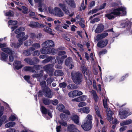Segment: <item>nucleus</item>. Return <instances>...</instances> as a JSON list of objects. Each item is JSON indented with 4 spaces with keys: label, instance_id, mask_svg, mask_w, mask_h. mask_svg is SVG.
I'll use <instances>...</instances> for the list:
<instances>
[{
    "label": "nucleus",
    "instance_id": "nucleus-1",
    "mask_svg": "<svg viewBox=\"0 0 132 132\" xmlns=\"http://www.w3.org/2000/svg\"><path fill=\"white\" fill-rule=\"evenodd\" d=\"M71 77L74 82L77 85H79L81 83L82 80L81 73L78 72H72Z\"/></svg>",
    "mask_w": 132,
    "mask_h": 132
},
{
    "label": "nucleus",
    "instance_id": "nucleus-2",
    "mask_svg": "<svg viewBox=\"0 0 132 132\" xmlns=\"http://www.w3.org/2000/svg\"><path fill=\"white\" fill-rule=\"evenodd\" d=\"M112 12L114 15L117 16H124L127 13L126 8L123 6L114 9Z\"/></svg>",
    "mask_w": 132,
    "mask_h": 132
},
{
    "label": "nucleus",
    "instance_id": "nucleus-3",
    "mask_svg": "<svg viewBox=\"0 0 132 132\" xmlns=\"http://www.w3.org/2000/svg\"><path fill=\"white\" fill-rule=\"evenodd\" d=\"M42 48L40 49V52L43 54H49L51 53L54 55L56 53L57 50L54 49L53 48L50 49L47 48L46 46L42 44Z\"/></svg>",
    "mask_w": 132,
    "mask_h": 132
},
{
    "label": "nucleus",
    "instance_id": "nucleus-4",
    "mask_svg": "<svg viewBox=\"0 0 132 132\" xmlns=\"http://www.w3.org/2000/svg\"><path fill=\"white\" fill-rule=\"evenodd\" d=\"M129 111V110H120L119 114L120 116V118L122 119H124L127 116L131 114L132 113L131 112H130L128 114Z\"/></svg>",
    "mask_w": 132,
    "mask_h": 132
},
{
    "label": "nucleus",
    "instance_id": "nucleus-5",
    "mask_svg": "<svg viewBox=\"0 0 132 132\" xmlns=\"http://www.w3.org/2000/svg\"><path fill=\"white\" fill-rule=\"evenodd\" d=\"M25 33L24 32H21L20 33L18 34L16 36V37L19 38V42H22L23 43V41L26 40L28 37V35H25Z\"/></svg>",
    "mask_w": 132,
    "mask_h": 132
},
{
    "label": "nucleus",
    "instance_id": "nucleus-6",
    "mask_svg": "<svg viewBox=\"0 0 132 132\" xmlns=\"http://www.w3.org/2000/svg\"><path fill=\"white\" fill-rule=\"evenodd\" d=\"M4 108L3 106L0 107V118L3 115L4 113ZM6 118V116H3L0 119V126L4 123Z\"/></svg>",
    "mask_w": 132,
    "mask_h": 132
},
{
    "label": "nucleus",
    "instance_id": "nucleus-7",
    "mask_svg": "<svg viewBox=\"0 0 132 132\" xmlns=\"http://www.w3.org/2000/svg\"><path fill=\"white\" fill-rule=\"evenodd\" d=\"M81 127L85 130L88 131L92 128V124L91 123L84 122L81 125Z\"/></svg>",
    "mask_w": 132,
    "mask_h": 132
},
{
    "label": "nucleus",
    "instance_id": "nucleus-8",
    "mask_svg": "<svg viewBox=\"0 0 132 132\" xmlns=\"http://www.w3.org/2000/svg\"><path fill=\"white\" fill-rule=\"evenodd\" d=\"M59 5L64 12L65 13L68 15L69 16H72L73 15V12L70 13L69 10L66 9L65 5L64 4L60 3L59 4Z\"/></svg>",
    "mask_w": 132,
    "mask_h": 132
},
{
    "label": "nucleus",
    "instance_id": "nucleus-9",
    "mask_svg": "<svg viewBox=\"0 0 132 132\" xmlns=\"http://www.w3.org/2000/svg\"><path fill=\"white\" fill-rule=\"evenodd\" d=\"M53 14L57 16L61 17L64 15V13L59 8L56 7L54 8Z\"/></svg>",
    "mask_w": 132,
    "mask_h": 132
},
{
    "label": "nucleus",
    "instance_id": "nucleus-10",
    "mask_svg": "<svg viewBox=\"0 0 132 132\" xmlns=\"http://www.w3.org/2000/svg\"><path fill=\"white\" fill-rule=\"evenodd\" d=\"M42 45L50 49H52L51 48L54 47V42L51 40H47L43 43Z\"/></svg>",
    "mask_w": 132,
    "mask_h": 132
},
{
    "label": "nucleus",
    "instance_id": "nucleus-11",
    "mask_svg": "<svg viewBox=\"0 0 132 132\" xmlns=\"http://www.w3.org/2000/svg\"><path fill=\"white\" fill-rule=\"evenodd\" d=\"M106 109V112L107 113V119L110 122L113 119V118L112 116L113 114V113L112 112L110 109H108V107Z\"/></svg>",
    "mask_w": 132,
    "mask_h": 132
},
{
    "label": "nucleus",
    "instance_id": "nucleus-12",
    "mask_svg": "<svg viewBox=\"0 0 132 132\" xmlns=\"http://www.w3.org/2000/svg\"><path fill=\"white\" fill-rule=\"evenodd\" d=\"M57 109L60 111L63 112L68 115L70 114L69 111L67 110H65V108L64 106L62 104H60L57 105Z\"/></svg>",
    "mask_w": 132,
    "mask_h": 132
},
{
    "label": "nucleus",
    "instance_id": "nucleus-13",
    "mask_svg": "<svg viewBox=\"0 0 132 132\" xmlns=\"http://www.w3.org/2000/svg\"><path fill=\"white\" fill-rule=\"evenodd\" d=\"M104 28V25L102 24H99L97 25L95 32L97 33H100L103 32Z\"/></svg>",
    "mask_w": 132,
    "mask_h": 132
},
{
    "label": "nucleus",
    "instance_id": "nucleus-14",
    "mask_svg": "<svg viewBox=\"0 0 132 132\" xmlns=\"http://www.w3.org/2000/svg\"><path fill=\"white\" fill-rule=\"evenodd\" d=\"M108 42V41L107 39L101 40L97 44V46L100 48L104 47L107 45Z\"/></svg>",
    "mask_w": 132,
    "mask_h": 132
},
{
    "label": "nucleus",
    "instance_id": "nucleus-15",
    "mask_svg": "<svg viewBox=\"0 0 132 132\" xmlns=\"http://www.w3.org/2000/svg\"><path fill=\"white\" fill-rule=\"evenodd\" d=\"M89 109V107L86 106L78 109V112L80 113H85L88 114L90 112Z\"/></svg>",
    "mask_w": 132,
    "mask_h": 132
},
{
    "label": "nucleus",
    "instance_id": "nucleus-16",
    "mask_svg": "<svg viewBox=\"0 0 132 132\" xmlns=\"http://www.w3.org/2000/svg\"><path fill=\"white\" fill-rule=\"evenodd\" d=\"M65 63L66 65L67 66L69 67L71 66L70 67L71 69H72L74 67L72 59L70 57L68 58L65 60Z\"/></svg>",
    "mask_w": 132,
    "mask_h": 132
},
{
    "label": "nucleus",
    "instance_id": "nucleus-17",
    "mask_svg": "<svg viewBox=\"0 0 132 132\" xmlns=\"http://www.w3.org/2000/svg\"><path fill=\"white\" fill-rule=\"evenodd\" d=\"M108 35V33L106 32L98 34L96 37V40H97V41L101 40L107 36Z\"/></svg>",
    "mask_w": 132,
    "mask_h": 132
},
{
    "label": "nucleus",
    "instance_id": "nucleus-18",
    "mask_svg": "<svg viewBox=\"0 0 132 132\" xmlns=\"http://www.w3.org/2000/svg\"><path fill=\"white\" fill-rule=\"evenodd\" d=\"M40 47V44L39 43H35L32 44V47L29 48L30 51L31 52L34 51L36 49L39 48Z\"/></svg>",
    "mask_w": 132,
    "mask_h": 132
},
{
    "label": "nucleus",
    "instance_id": "nucleus-19",
    "mask_svg": "<svg viewBox=\"0 0 132 132\" xmlns=\"http://www.w3.org/2000/svg\"><path fill=\"white\" fill-rule=\"evenodd\" d=\"M13 66L17 69H19L22 68L23 66L21 64V62L20 61H14Z\"/></svg>",
    "mask_w": 132,
    "mask_h": 132
},
{
    "label": "nucleus",
    "instance_id": "nucleus-20",
    "mask_svg": "<svg viewBox=\"0 0 132 132\" xmlns=\"http://www.w3.org/2000/svg\"><path fill=\"white\" fill-rule=\"evenodd\" d=\"M54 60V61L53 62V63H55L56 62V60L55 59V58H53L52 57H49L47 59L44 60L42 61V63H46L52 60L53 61Z\"/></svg>",
    "mask_w": 132,
    "mask_h": 132
},
{
    "label": "nucleus",
    "instance_id": "nucleus-21",
    "mask_svg": "<svg viewBox=\"0 0 132 132\" xmlns=\"http://www.w3.org/2000/svg\"><path fill=\"white\" fill-rule=\"evenodd\" d=\"M28 25L32 28H39V23L37 22L32 21L30 22Z\"/></svg>",
    "mask_w": 132,
    "mask_h": 132
},
{
    "label": "nucleus",
    "instance_id": "nucleus-22",
    "mask_svg": "<svg viewBox=\"0 0 132 132\" xmlns=\"http://www.w3.org/2000/svg\"><path fill=\"white\" fill-rule=\"evenodd\" d=\"M46 93L45 94V96L49 98H51L52 97V95L51 93V91L48 88H46L45 90Z\"/></svg>",
    "mask_w": 132,
    "mask_h": 132
},
{
    "label": "nucleus",
    "instance_id": "nucleus-23",
    "mask_svg": "<svg viewBox=\"0 0 132 132\" xmlns=\"http://www.w3.org/2000/svg\"><path fill=\"white\" fill-rule=\"evenodd\" d=\"M132 123V120L129 119L126 121H122L120 123L121 126H123L128 125Z\"/></svg>",
    "mask_w": 132,
    "mask_h": 132
},
{
    "label": "nucleus",
    "instance_id": "nucleus-24",
    "mask_svg": "<svg viewBox=\"0 0 132 132\" xmlns=\"http://www.w3.org/2000/svg\"><path fill=\"white\" fill-rule=\"evenodd\" d=\"M92 116L90 114H88L85 118L84 122L92 123Z\"/></svg>",
    "mask_w": 132,
    "mask_h": 132
},
{
    "label": "nucleus",
    "instance_id": "nucleus-25",
    "mask_svg": "<svg viewBox=\"0 0 132 132\" xmlns=\"http://www.w3.org/2000/svg\"><path fill=\"white\" fill-rule=\"evenodd\" d=\"M81 70L85 76L86 75L88 76V74H89L90 72L87 70L85 66L84 65L81 66Z\"/></svg>",
    "mask_w": 132,
    "mask_h": 132
},
{
    "label": "nucleus",
    "instance_id": "nucleus-26",
    "mask_svg": "<svg viewBox=\"0 0 132 132\" xmlns=\"http://www.w3.org/2000/svg\"><path fill=\"white\" fill-rule=\"evenodd\" d=\"M72 120L77 125H80L79 120V117L77 115L73 116L71 117Z\"/></svg>",
    "mask_w": 132,
    "mask_h": 132
},
{
    "label": "nucleus",
    "instance_id": "nucleus-27",
    "mask_svg": "<svg viewBox=\"0 0 132 132\" xmlns=\"http://www.w3.org/2000/svg\"><path fill=\"white\" fill-rule=\"evenodd\" d=\"M67 57L66 55H64L61 57L60 59H59L60 58L59 56H57L56 57V59L58 61V63L59 64H62L63 61V59Z\"/></svg>",
    "mask_w": 132,
    "mask_h": 132
},
{
    "label": "nucleus",
    "instance_id": "nucleus-28",
    "mask_svg": "<svg viewBox=\"0 0 132 132\" xmlns=\"http://www.w3.org/2000/svg\"><path fill=\"white\" fill-rule=\"evenodd\" d=\"M15 124V123L14 122L11 121L10 122L6 123L5 126V128H8L10 127H13Z\"/></svg>",
    "mask_w": 132,
    "mask_h": 132
},
{
    "label": "nucleus",
    "instance_id": "nucleus-29",
    "mask_svg": "<svg viewBox=\"0 0 132 132\" xmlns=\"http://www.w3.org/2000/svg\"><path fill=\"white\" fill-rule=\"evenodd\" d=\"M108 100L107 97L105 95H104L103 98V105L105 108H107V107H108L107 102Z\"/></svg>",
    "mask_w": 132,
    "mask_h": 132
},
{
    "label": "nucleus",
    "instance_id": "nucleus-30",
    "mask_svg": "<svg viewBox=\"0 0 132 132\" xmlns=\"http://www.w3.org/2000/svg\"><path fill=\"white\" fill-rule=\"evenodd\" d=\"M53 66L54 65L53 64H48L44 67L43 68L47 72L51 68H53Z\"/></svg>",
    "mask_w": 132,
    "mask_h": 132
},
{
    "label": "nucleus",
    "instance_id": "nucleus-31",
    "mask_svg": "<svg viewBox=\"0 0 132 132\" xmlns=\"http://www.w3.org/2000/svg\"><path fill=\"white\" fill-rule=\"evenodd\" d=\"M2 50L4 52L9 54H10L11 53V54H14L15 53L14 51H12L9 48H6L4 49H2Z\"/></svg>",
    "mask_w": 132,
    "mask_h": 132
},
{
    "label": "nucleus",
    "instance_id": "nucleus-32",
    "mask_svg": "<svg viewBox=\"0 0 132 132\" xmlns=\"http://www.w3.org/2000/svg\"><path fill=\"white\" fill-rule=\"evenodd\" d=\"M94 109L95 110L97 116L98 117H99L100 118H101V116L100 114V110L98 106L97 105H95Z\"/></svg>",
    "mask_w": 132,
    "mask_h": 132
},
{
    "label": "nucleus",
    "instance_id": "nucleus-33",
    "mask_svg": "<svg viewBox=\"0 0 132 132\" xmlns=\"http://www.w3.org/2000/svg\"><path fill=\"white\" fill-rule=\"evenodd\" d=\"M66 2L71 7L75 8L76 7L75 3L73 0H66Z\"/></svg>",
    "mask_w": 132,
    "mask_h": 132
},
{
    "label": "nucleus",
    "instance_id": "nucleus-34",
    "mask_svg": "<svg viewBox=\"0 0 132 132\" xmlns=\"http://www.w3.org/2000/svg\"><path fill=\"white\" fill-rule=\"evenodd\" d=\"M19 43H14L11 44V46L12 47H14L15 48H19L23 43L22 42H19Z\"/></svg>",
    "mask_w": 132,
    "mask_h": 132
},
{
    "label": "nucleus",
    "instance_id": "nucleus-35",
    "mask_svg": "<svg viewBox=\"0 0 132 132\" xmlns=\"http://www.w3.org/2000/svg\"><path fill=\"white\" fill-rule=\"evenodd\" d=\"M63 75V72L60 70H56L54 72V75L56 76H62Z\"/></svg>",
    "mask_w": 132,
    "mask_h": 132
},
{
    "label": "nucleus",
    "instance_id": "nucleus-36",
    "mask_svg": "<svg viewBox=\"0 0 132 132\" xmlns=\"http://www.w3.org/2000/svg\"><path fill=\"white\" fill-rule=\"evenodd\" d=\"M1 59L2 61H6L7 59L8 55L3 53H2L1 54Z\"/></svg>",
    "mask_w": 132,
    "mask_h": 132
},
{
    "label": "nucleus",
    "instance_id": "nucleus-37",
    "mask_svg": "<svg viewBox=\"0 0 132 132\" xmlns=\"http://www.w3.org/2000/svg\"><path fill=\"white\" fill-rule=\"evenodd\" d=\"M44 30L46 32L49 33L51 35H54V34L52 33V30L49 27H45L44 28Z\"/></svg>",
    "mask_w": 132,
    "mask_h": 132
},
{
    "label": "nucleus",
    "instance_id": "nucleus-38",
    "mask_svg": "<svg viewBox=\"0 0 132 132\" xmlns=\"http://www.w3.org/2000/svg\"><path fill=\"white\" fill-rule=\"evenodd\" d=\"M114 15L112 12L110 14H106L105 16L107 17L109 19H111L115 18Z\"/></svg>",
    "mask_w": 132,
    "mask_h": 132
},
{
    "label": "nucleus",
    "instance_id": "nucleus-39",
    "mask_svg": "<svg viewBox=\"0 0 132 132\" xmlns=\"http://www.w3.org/2000/svg\"><path fill=\"white\" fill-rule=\"evenodd\" d=\"M90 92L93 95L94 100L96 101H97L98 99V97L97 96L96 92L93 90L90 91Z\"/></svg>",
    "mask_w": 132,
    "mask_h": 132
},
{
    "label": "nucleus",
    "instance_id": "nucleus-40",
    "mask_svg": "<svg viewBox=\"0 0 132 132\" xmlns=\"http://www.w3.org/2000/svg\"><path fill=\"white\" fill-rule=\"evenodd\" d=\"M67 88L69 89H76L77 86L74 84H70L67 86Z\"/></svg>",
    "mask_w": 132,
    "mask_h": 132
},
{
    "label": "nucleus",
    "instance_id": "nucleus-41",
    "mask_svg": "<svg viewBox=\"0 0 132 132\" xmlns=\"http://www.w3.org/2000/svg\"><path fill=\"white\" fill-rule=\"evenodd\" d=\"M43 100L44 103L46 105H49L51 102L49 99L47 98H44Z\"/></svg>",
    "mask_w": 132,
    "mask_h": 132
},
{
    "label": "nucleus",
    "instance_id": "nucleus-42",
    "mask_svg": "<svg viewBox=\"0 0 132 132\" xmlns=\"http://www.w3.org/2000/svg\"><path fill=\"white\" fill-rule=\"evenodd\" d=\"M75 19L76 22L77 23H79L81 21L84 22L83 20L80 19V15H78Z\"/></svg>",
    "mask_w": 132,
    "mask_h": 132
},
{
    "label": "nucleus",
    "instance_id": "nucleus-43",
    "mask_svg": "<svg viewBox=\"0 0 132 132\" xmlns=\"http://www.w3.org/2000/svg\"><path fill=\"white\" fill-rule=\"evenodd\" d=\"M34 1L35 2L38 3L40 7H42V5L43 4L44 0H34Z\"/></svg>",
    "mask_w": 132,
    "mask_h": 132
},
{
    "label": "nucleus",
    "instance_id": "nucleus-44",
    "mask_svg": "<svg viewBox=\"0 0 132 132\" xmlns=\"http://www.w3.org/2000/svg\"><path fill=\"white\" fill-rule=\"evenodd\" d=\"M25 62H27L30 65H33L35 63H34V62L32 61L31 60L29 59H24Z\"/></svg>",
    "mask_w": 132,
    "mask_h": 132
},
{
    "label": "nucleus",
    "instance_id": "nucleus-45",
    "mask_svg": "<svg viewBox=\"0 0 132 132\" xmlns=\"http://www.w3.org/2000/svg\"><path fill=\"white\" fill-rule=\"evenodd\" d=\"M125 24V26H124V27H126L127 26L129 29L131 28V22L130 21H128L127 23L122 24V25H124Z\"/></svg>",
    "mask_w": 132,
    "mask_h": 132
},
{
    "label": "nucleus",
    "instance_id": "nucleus-46",
    "mask_svg": "<svg viewBox=\"0 0 132 132\" xmlns=\"http://www.w3.org/2000/svg\"><path fill=\"white\" fill-rule=\"evenodd\" d=\"M54 79L53 78H48L46 80L47 83L48 84H51V83L54 81Z\"/></svg>",
    "mask_w": 132,
    "mask_h": 132
},
{
    "label": "nucleus",
    "instance_id": "nucleus-47",
    "mask_svg": "<svg viewBox=\"0 0 132 132\" xmlns=\"http://www.w3.org/2000/svg\"><path fill=\"white\" fill-rule=\"evenodd\" d=\"M41 110L42 113L45 114H47V109L44 106H41Z\"/></svg>",
    "mask_w": 132,
    "mask_h": 132
},
{
    "label": "nucleus",
    "instance_id": "nucleus-48",
    "mask_svg": "<svg viewBox=\"0 0 132 132\" xmlns=\"http://www.w3.org/2000/svg\"><path fill=\"white\" fill-rule=\"evenodd\" d=\"M8 22L10 25H15L17 23V22L16 21L10 20Z\"/></svg>",
    "mask_w": 132,
    "mask_h": 132
},
{
    "label": "nucleus",
    "instance_id": "nucleus-49",
    "mask_svg": "<svg viewBox=\"0 0 132 132\" xmlns=\"http://www.w3.org/2000/svg\"><path fill=\"white\" fill-rule=\"evenodd\" d=\"M54 69H53L51 68L47 72L49 76L50 77L52 76L53 75V73L54 71Z\"/></svg>",
    "mask_w": 132,
    "mask_h": 132
},
{
    "label": "nucleus",
    "instance_id": "nucleus-50",
    "mask_svg": "<svg viewBox=\"0 0 132 132\" xmlns=\"http://www.w3.org/2000/svg\"><path fill=\"white\" fill-rule=\"evenodd\" d=\"M40 54V53L39 51L36 50L33 52L32 55L34 56H37L39 55Z\"/></svg>",
    "mask_w": 132,
    "mask_h": 132
},
{
    "label": "nucleus",
    "instance_id": "nucleus-51",
    "mask_svg": "<svg viewBox=\"0 0 132 132\" xmlns=\"http://www.w3.org/2000/svg\"><path fill=\"white\" fill-rule=\"evenodd\" d=\"M5 15L6 16H13L14 15V14L13 12L10 11L9 12L5 13Z\"/></svg>",
    "mask_w": 132,
    "mask_h": 132
},
{
    "label": "nucleus",
    "instance_id": "nucleus-52",
    "mask_svg": "<svg viewBox=\"0 0 132 132\" xmlns=\"http://www.w3.org/2000/svg\"><path fill=\"white\" fill-rule=\"evenodd\" d=\"M15 115H11L9 118V120L11 121H14L17 119Z\"/></svg>",
    "mask_w": 132,
    "mask_h": 132
},
{
    "label": "nucleus",
    "instance_id": "nucleus-53",
    "mask_svg": "<svg viewBox=\"0 0 132 132\" xmlns=\"http://www.w3.org/2000/svg\"><path fill=\"white\" fill-rule=\"evenodd\" d=\"M30 51L29 50V51L28 50H25L23 52L24 54L26 56H29L31 54L30 53Z\"/></svg>",
    "mask_w": 132,
    "mask_h": 132
},
{
    "label": "nucleus",
    "instance_id": "nucleus-54",
    "mask_svg": "<svg viewBox=\"0 0 132 132\" xmlns=\"http://www.w3.org/2000/svg\"><path fill=\"white\" fill-rule=\"evenodd\" d=\"M100 20V19L98 18H96L91 20L90 22L91 23H94L95 22H97Z\"/></svg>",
    "mask_w": 132,
    "mask_h": 132
},
{
    "label": "nucleus",
    "instance_id": "nucleus-55",
    "mask_svg": "<svg viewBox=\"0 0 132 132\" xmlns=\"http://www.w3.org/2000/svg\"><path fill=\"white\" fill-rule=\"evenodd\" d=\"M127 128V126H123L121 127L119 129V130L120 132H123L125 131Z\"/></svg>",
    "mask_w": 132,
    "mask_h": 132
},
{
    "label": "nucleus",
    "instance_id": "nucleus-56",
    "mask_svg": "<svg viewBox=\"0 0 132 132\" xmlns=\"http://www.w3.org/2000/svg\"><path fill=\"white\" fill-rule=\"evenodd\" d=\"M30 76H24V79L29 83L30 84L31 82L29 81Z\"/></svg>",
    "mask_w": 132,
    "mask_h": 132
},
{
    "label": "nucleus",
    "instance_id": "nucleus-57",
    "mask_svg": "<svg viewBox=\"0 0 132 132\" xmlns=\"http://www.w3.org/2000/svg\"><path fill=\"white\" fill-rule=\"evenodd\" d=\"M22 7L24 10L22 11V12L25 14H27L28 13V8L24 6H22Z\"/></svg>",
    "mask_w": 132,
    "mask_h": 132
},
{
    "label": "nucleus",
    "instance_id": "nucleus-58",
    "mask_svg": "<svg viewBox=\"0 0 132 132\" xmlns=\"http://www.w3.org/2000/svg\"><path fill=\"white\" fill-rule=\"evenodd\" d=\"M86 103L84 102H80L78 106L79 107H83L86 106Z\"/></svg>",
    "mask_w": 132,
    "mask_h": 132
},
{
    "label": "nucleus",
    "instance_id": "nucleus-59",
    "mask_svg": "<svg viewBox=\"0 0 132 132\" xmlns=\"http://www.w3.org/2000/svg\"><path fill=\"white\" fill-rule=\"evenodd\" d=\"M32 69V67H26L24 68V70L26 71H31Z\"/></svg>",
    "mask_w": 132,
    "mask_h": 132
},
{
    "label": "nucleus",
    "instance_id": "nucleus-60",
    "mask_svg": "<svg viewBox=\"0 0 132 132\" xmlns=\"http://www.w3.org/2000/svg\"><path fill=\"white\" fill-rule=\"evenodd\" d=\"M42 74L40 73L39 74H35L32 75V76L34 77L38 78L40 77L43 76Z\"/></svg>",
    "mask_w": 132,
    "mask_h": 132
},
{
    "label": "nucleus",
    "instance_id": "nucleus-61",
    "mask_svg": "<svg viewBox=\"0 0 132 132\" xmlns=\"http://www.w3.org/2000/svg\"><path fill=\"white\" fill-rule=\"evenodd\" d=\"M111 123H112V124H117L119 123V121L117 120L116 119H113L110 122Z\"/></svg>",
    "mask_w": 132,
    "mask_h": 132
},
{
    "label": "nucleus",
    "instance_id": "nucleus-62",
    "mask_svg": "<svg viewBox=\"0 0 132 132\" xmlns=\"http://www.w3.org/2000/svg\"><path fill=\"white\" fill-rule=\"evenodd\" d=\"M81 101H84L87 99V97L85 95H83L80 96Z\"/></svg>",
    "mask_w": 132,
    "mask_h": 132
},
{
    "label": "nucleus",
    "instance_id": "nucleus-63",
    "mask_svg": "<svg viewBox=\"0 0 132 132\" xmlns=\"http://www.w3.org/2000/svg\"><path fill=\"white\" fill-rule=\"evenodd\" d=\"M97 10H98L96 9H95L93 10L92 11H90L88 13V14H89L90 13L93 14L94 13H96L97 12Z\"/></svg>",
    "mask_w": 132,
    "mask_h": 132
},
{
    "label": "nucleus",
    "instance_id": "nucleus-64",
    "mask_svg": "<svg viewBox=\"0 0 132 132\" xmlns=\"http://www.w3.org/2000/svg\"><path fill=\"white\" fill-rule=\"evenodd\" d=\"M16 131L17 130L13 128H10L6 130V132H16Z\"/></svg>",
    "mask_w": 132,
    "mask_h": 132
}]
</instances>
